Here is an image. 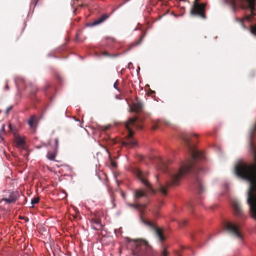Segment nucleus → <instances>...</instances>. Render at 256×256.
<instances>
[{"instance_id": "27", "label": "nucleus", "mask_w": 256, "mask_h": 256, "mask_svg": "<svg viewBox=\"0 0 256 256\" xmlns=\"http://www.w3.org/2000/svg\"><path fill=\"white\" fill-rule=\"evenodd\" d=\"M40 198L38 197L34 198L32 200L31 204H36L39 202Z\"/></svg>"}, {"instance_id": "32", "label": "nucleus", "mask_w": 256, "mask_h": 256, "mask_svg": "<svg viewBox=\"0 0 256 256\" xmlns=\"http://www.w3.org/2000/svg\"><path fill=\"white\" fill-rule=\"evenodd\" d=\"M54 142H55V145H56V150L58 148V142H59L58 139L56 138L54 140Z\"/></svg>"}, {"instance_id": "2", "label": "nucleus", "mask_w": 256, "mask_h": 256, "mask_svg": "<svg viewBox=\"0 0 256 256\" xmlns=\"http://www.w3.org/2000/svg\"><path fill=\"white\" fill-rule=\"evenodd\" d=\"M256 131V122L249 131L250 148L253 156L254 163L239 162L236 165L234 171L239 177L250 183L248 190L247 202L250 207L252 216L256 220V145L252 139Z\"/></svg>"}, {"instance_id": "13", "label": "nucleus", "mask_w": 256, "mask_h": 256, "mask_svg": "<svg viewBox=\"0 0 256 256\" xmlns=\"http://www.w3.org/2000/svg\"><path fill=\"white\" fill-rule=\"evenodd\" d=\"M90 221L92 226L94 229L97 230L102 229L103 226L100 220L98 218L95 216L94 218H92Z\"/></svg>"}, {"instance_id": "10", "label": "nucleus", "mask_w": 256, "mask_h": 256, "mask_svg": "<svg viewBox=\"0 0 256 256\" xmlns=\"http://www.w3.org/2000/svg\"><path fill=\"white\" fill-rule=\"evenodd\" d=\"M226 230L233 236L242 241L243 236L240 230V226L232 222H227L225 224Z\"/></svg>"}, {"instance_id": "6", "label": "nucleus", "mask_w": 256, "mask_h": 256, "mask_svg": "<svg viewBox=\"0 0 256 256\" xmlns=\"http://www.w3.org/2000/svg\"><path fill=\"white\" fill-rule=\"evenodd\" d=\"M126 127L128 132V135L122 141V146L128 148H131L136 145V142L133 138L134 132L132 128L140 130L142 128L141 122L137 117L130 118L126 124Z\"/></svg>"}, {"instance_id": "34", "label": "nucleus", "mask_w": 256, "mask_h": 256, "mask_svg": "<svg viewBox=\"0 0 256 256\" xmlns=\"http://www.w3.org/2000/svg\"><path fill=\"white\" fill-rule=\"evenodd\" d=\"M102 54L103 56H110V55L106 51L102 52Z\"/></svg>"}, {"instance_id": "38", "label": "nucleus", "mask_w": 256, "mask_h": 256, "mask_svg": "<svg viewBox=\"0 0 256 256\" xmlns=\"http://www.w3.org/2000/svg\"><path fill=\"white\" fill-rule=\"evenodd\" d=\"M164 123L165 124H166V125H168V124H169V122H167V121H164Z\"/></svg>"}, {"instance_id": "28", "label": "nucleus", "mask_w": 256, "mask_h": 256, "mask_svg": "<svg viewBox=\"0 0 256 256\" xmlns=\"http://www.w3.org/2000/svg\"><path fill=\"white\" fill-rule=\"evenodd\" d=\"M250 32L254 35L256 36V25L252 26H250Z\"/></svg>"}, {"instance_id": "41", "label": "nucleus", "mask_w": 256, "mask_h": 256, "mask_svg": "<svg viewBox=\"0 0 256 256\" xmlns=\"http://www.w3.org/2000/svg\"><path fill=\"white\" fill-rule=\"evenodd\" d=\"M49 86H50V85L48 84L46 86L45 90H46Z\"/></svg>"}, {"instance_id": "14", "label": "nucleus", "mask_w": 256, "mask_h": 256, "mask_svg": "<svg viewBox=\"0 0 256 256\" xmlns=\"http://www.w3.org/2000/svg\"><path fill=\"white\" fill-rule=\"evenodd\" d=\"M143 104L140 101L138 100L132 103V110L136 112H140L143 108Z\"/></svg>"}, {"instance_id": "8", "label": "nucleus", "mask_w": 256, "mask_h": 256, "mask_svg": "<svg viewBox=\"0 0 256 256\" xmlns=\"http://www.w3.org/2000/svg\"><path fill=\"white\" fill-rule=\"evenodd\" d=\"M206 3L193 2L192 6L190 10V14L202 20H206Z\"/></svg>"}, {"instance_id": "21", "label": "nucleus", "mask_w": 256, "mask_h": 256, "mask_svg": "<svg viewBox=\"0 0 256 256\" xmlns=\"http://www.w3.org/2000/svg\"><path fill=\"white\" fill-rule=\"evenodd\" d=\"M144 36H145V34H142V35L140 37V39H139L138 40H137V41H136V42H134V43H132V44H131L130 46H131V47H132V46H138V44H141V42H142V40H143V38H144Z\"/></svg>"}, {"instance_id": "4", "label": "nucleus", "mask_w": 256, "mask_h": 256, "mask_svg": "<svg viewBox=\"0 0 256 256\" xmlns=\"http://www.w3.org/2000/svg\"><path fill=\"white\" fill-rule=\"evenodd\" d=\"M225 3L229 4L233 9L234 11L235 10L236 3H238L240 7L243 9H250V14L246 15L244 18L240 19L236 18V21L242 24L244 26L243 22L244 20L247 21H250L253 17L256 15L255 12V4L256 0H224Z\"/></svg>"}, {"instance_id": "39", "label": "nucleus", "mask_w": 256, "mask_h": 256, "mask_svg": "<svg viewBox=\"0 0 256 256\" xmlns=\"http://www.w3.org/2000/svg\"><path fill=\"white\" fill-rule=\"evenodd\" d=\"M21 218L26 220V221L28 220V218Z\"/></svg>"}, {"instance_id": "35", "label": "nucleus", "mask_w": 256, "mask_h": 256, "mask_svg": "<svg viewBox=\"0 0 256 256\" xmlns=\"http://www.w3.org/2000/svg\"><path fill=\"white\" fill-rule=\"evenodd\" d=\"M4 125L3 124L2 126V129L0 131V135L1 134L2 132H4Z\"/></svg>"}, {"instance_id": "29", "label": "nucleus", "mask_w": 256, "mask_h": 256, "mask_svg": "<svg viewBox=\"0 0 256 256\" xmlns=\"http://www.w3.org/2000/svg\"><path fill=\"white\" fill-rule=\"evenodd\" d=\"M110 126H99L98 129L102 131H106L110 128Z\"/></svg>"}, {"instance_id": "1", "label": "nucleus", "mask_w": 256, "mask_h": 256, "mask_svg": "<svg viewBox=\"0 0 256 256\" xmlns=\"http://www.w3.org/2000/svg\"><path fill=\"white\" fill-rule=\"evenodd\" d=\"M198 136L196 134H184L182 136L186 146L189 154L190 156V159L183 163L178 170L172 173L170 180L167 181L166 186L160 184L158 186L159 191L164 195L167 194V188L171 186L178 185L181 179L186 175L192 173L195 176L194 184L196 186L198 192L202 193L204 190L200 178L197 174L202 170V168L196 164V161L203 160L205 158L204 154L198 150H197L192 143L195 141L192 140L193 138H196Z\"/></svg>"}, {"instance_id": "31", "label": "nucleus", "mask_w": 256, "mask_h": 256, "mask_svg": "<svg viewBox=\"0 0 256 256\" xmlns=\"http://www.w3.org/2000/svg\"><path fill=\"white\" fill-rule=\"evenodd\" d=\"M110 164L114 168H116L117 166L116 162L112 160H111Z\"/></svg>"}, {"instance_id": "19", "label": "nucleus", "mask_w": 256, "mask_h": 256, "mask_svg": "<svg viewBox=\"0 0 256 256\" xmlns=\"http://www.w3.org/2000/svg\"><path fill=\"white\" fill-rule=\"evenodd\" d=\"M159 167L164 172H166L168 171V168L166 164L162 160L160 161V164Z\"/></svg>"}, {"instance_id": "20", "label": "nucleus", "mask_w": 256, "mask_h": 256, "mask_svg": "<svg viewBox=\"0 0 256 256\" xmlns=\"http://www.w3.org/2000/svg\"><path fill=\"white\" fill-rule=\"evenodd\" d=\"M82 30H79L77 32H76V40L77 42H82V41L84 40L85 39V38H82Z\"/></svg>"}, {"instance_id": "43", "label": "nucleus", "mask_w": 256, "mask_h": 256, "mask_svg": "<svg viewBox=\"0 0 256 256\" xmlns=\"http://www.w3.org/2000/svg\"><path fill=\"white\" fill-rule=\"evenodd\" d=\"M122 196L123 198H124L125 197V194L124 192H122Z\"/></svg>"}, {"instance_id": "30", "label": "nucleus", "mask_w": 256, "mask_h": 256, "mask_svg": "<svg viewBox=\"0 0 256 256\" xmlns=\"http://www.w3.org/2000/svg\"><path fill=\"white\" fill-rule=\"evenodd\" d=\"M118 80H116V82H114V88L116 89L118 92H120V90H119V88H118Z\"/></svg>"}, {"instance_id": "40", "label": "nucleus", "mask_w": 256, "mask_h": 256, "mask_svg": "<svg viewBox=\"0 0 256 256\" xmlns=\"http://www.w3.org/2000/svg\"><path fill=\"white\" fill-rule=\"evenodd\" d=\"M154 93H155V92L154 91H152V90H151L150 92V94H154Z\"/></svg>"}, {"instance_id": "17", "label": "nucleus", "mask_w": 256, "mask_h": 256, "mask_svg": "<svg viewBox=\"0 0 256 256\" xmlns=\"http://www.w3.org/2000/svg\"><path fill=\"white\" fill-rule=\"evenodd\" d=\"M15 140L18 146H23L24 145V140L18 136H15Z\"/></svg>"}, {"instance_id": "33", "label": "nucleus", "mask_w": 256, "mask_h": 256, "mask_svg": "<svg viewBox=\"0 0 256 256\" xmlns=\"http://www.w3.org/2000/svg\"><path fill=\"white\" fill-rule=\"evenodd\" d=\"M9 90L8 84V81H6V86L4 87V90Z\"/></svg>"}, {"instance_id": "25", "label": "nucleus", "mask_w": 256, "mask_h": 256, "mask_svg": "<svg viewBox=\"0 0 256 256\" xmlns=\"http://www.w3.org/2000/svg\"><path fill=\"white\" fill-rule=\"evenodd\" d=\"M56 155L54 154L51 153V152H48L47 154V157L48 159L50 160H54L55 158Z\"/></svg>"}, {"instance_id": "44", "label": "nucleus", "mask_w": 256, "mask_h": 256, "mask_svg": "<svg viewBox=\"0 0 256 256\" xmlns=\"http://www.w3.org/2000/svg\"><path fill=\"white\" fill-rule=\"evenodd\" d=\"M198 1H199V0H194V2H196V3H199Z\"/></svg>"}, {"instance_id": "24", "label": "nucleus", "mask_w": 256, "mask_h": 256, "mask_svg": "<svg viewBox=\"0 0 256 256\" xmlns=\"http://www.w3.org/2000/svg\"><path fill=\"white\" fill-rule=\"evenodd\" d=\"M169 254V253L167 250V248L162 245V256H167Z\"/></svg>"}, {"instance_id": "22", "label": "nucleus", "mask_w": 256, "mask_h": 256, "mask_svg": "<svg viewBox=\"0 0 256 256\" xmlns=\"http://www.w3.org/2000/svg\"><path fill=\"white\" fill-rule=\"evenodd\" d=\"M152 214L156 218H158L160 216L159 212L157 208H155L151 210Z\"/></svg>"}, {"instance_id": "15", "label": "nucleus", "mask_w": 256, "mask_h": 256, "mask_svg": "<svg viewBox=\"0 0 256 256\" xmlns=\"http://www.w3.org/2000/svg\"><path fill=\"white\" fill-rule=\"evenodd\" d=\"M128 206L131 208H132L134 209H138L140 210L142 212H143V210L146 208V204H142L138 202H135L134 204H128Z\"/></svg>"}, {"instance_id": "46", "label": "nucleus", "mask_w": 256, "mask_h": 256, "mask_svg": "<svg viewBox=\"0 0 256 256\" xmlns=\"http://www.w3.org/2000/svg\"><path fill=\"white\" fill-rule=\"evenodd\" d=\"M112 41H114V38H112Z\"/></svg>"}, {"instance_id": "9", "label": "nucleus", "mask_w": 256, "mask_h": 256, "mask_svg": "<svg viewBox=\"0 0 256 256\" xmlns=\"http://www.w3.org/2000/svg\"><path fill=\"white\" fill-rule=\"evenodd\" d=\"M140 220L145 226H148L151 230L154 232V234L158 238V241L162 244L166 240V237L164 235L163 230L158 228L156 224L149 220L144 219L142 216H140Z\"/></svg>"}, {"instance_id": "42", "label": "nucleus", "mask_w": 256, "mask_h": 256, "mask_svg": "<svg viewBox=\"0 0 256 256\" xmlns=\"http://www.w3.org/2000/svg\"><path fill=\"white\" fill-rule=\"evenodd\" d=\"M186 220H184V221H183V225L186 224Z\"/></svg>"}, {"instance_id": "11", "label": "nucleus", "mask_w": 256, "mask_h": 256, "mask_svg": "<svg viewBox=\"0 0 256 256\" xmlns=\"http://www.w3.org/2000/svg\"><path fill=\"white\" fill-rule=\"evenodd\" d=\"M18 196V193L17 192H10L8 198H4L2 200L6 202L8 204L14 202Z\"/></svg>"}, {"instance_id": "37", "label": "nucleus", "mask_w": 256, "mask_h": 256, "mask_svg": "<svg viewBox=\"0 0 256 256\" xmlns=\"http://www.w3.org/2000/svg\"><path fill=\"white\" fill-rule=\"evenodd\" d=\"M177 254L178 255V256H180L182 254H185L184 253L178 252Z\"/></svg>"}, {"instance_id": "7", "label": "nucleus", "mask_w": 256, "mask_h": 256, "mask_svg": "<svg viewBox=\"0 0 256 256\" xmlns=\"http://www.w3.org/2000/svg\"><path fill=\"white\" fill-rule=\"evenodd\" d=\"M15 82L19 89L25 90L31 96H34L38 90V88L35 84L30 82H26L22 78H16Z\"/></svg>"}, {"instance_id": "26", "label": "nucleus", "mask_w": 256, "mask_h": 256, "mask_svg": "<svg viewBox=\"0 0 256 256\" xmlns=\"http://www.w3.org/2000/svg\"><path fill=\"white\" fill-rule=\"evenodd\" d=\"M160 123L161 122L160 121H158L157 122L154 124L152 128V129L154 130H156L158 128L160 127Z\"/></svg>"}, {"instance_id": "23", "label": "nucleus", "mask_w": 256, "mask_h": 256, "mask_svg": "<svg viewBox=\"0 0 256 256\" xmlns=\"http://www.w3.org/2000/svg\"><path fill=\"white\" fill-rule=\"evenodd\" d=\"M8 128H9V130L10 132H12L14 133V134H16V127L14 126H12L10 124H8Z\"/></svg>"}, {"instance_id": "3", "label": "nucleus", "mask_w": 256, "mask_h": 256, "mask_svg": "<svg viewBox=\"0 0 256 256\" xmlns=\"http://www.w3.org/2000/svg\"><path fill=\"white\" fill-rule=\"evenodd\" d=\"M130 170L145 187V190L140 188L134 190V202H138L139 200L142 198H147L148 193L152 194L155 193L154 189L148 180V172H143L138 168H132Z\"/></svg>"}, {"instance_id": "5", "label": "nucleus", "mask_w": 256, "mask_h": 256, "mask_svg": "<svg viewBox=\"0 0 256 256\" xmlns=\"http://www.w3.org/2000/svg\"><path fill=\"white\" fill-rule=\"evenodd\" d=\"M130 242L132 243V251L134 256H144L153 254L152 246L145 239H130Z\"/></svg>"}, {"instance_id": "16", "label": "nucleus", "mask_w": 256, "mask_h": 256, "mask_svg": "<svg viewBox=\"0 0 256 256\" xmlns=\"http://www.w3.org/2000/svg\"><path fill=\"white\" fill-rule=\"evenodd\" d=\"M108 16L106 14H104L102 15L100 17L98 18L96 20H94L93 22V25H97L100 24L104 22L105 20H106L108 18Z\"/></svg>"}, {"instance_id": "45", "label": "nucleus", "mask_w": 256, "mask_h": 256, "mask_svg": "<svg viewBox=\"0 0 256 256\" xmlns=\"http://www.w3.org/2000/svg\"><path fill=\"white\" fill-rule=\"evenodd\" d=\"M108 154H109V156L110 157V153L108 151Z\"/></svg>"}, {"instance_id": "47", "label": "nucleus", "mask_w": 256, "mask_h": 256, "mask_svg": "<svg viewBox=\"0 0 256 256\" xmlns=\"http://www.w3.org/2000/svg\"><path fill=\"white\" fill-rule=\"evenodd\" d=\"M126 1H128L129 0H126Z\"/></svg>"}, {"instance_id": "36", "label": "nucleus", "mask_w": 256, "mask_h": 256, "mask_svg": "<svg viewBox=\"0 0 256 256\" xmlns=\"http://www.w3.org/2000/svg\"><path fill=\"white\" fill-rule=\"evenodd\" d=\"M12 106H10L7 108L6 110V114H8L9 112L12 110Z\"/></svg>"}, {"instance_id": "18", "label": "nucleus", "mask_w": 256, "mask_h": 256, "mask_svg": "<svg viewBox=\"0 0 256 256\" xmlns=\"http://www.w3.org/2000/svg\"><path fill=\"white\" fill-rule=\"evenodd\" d=\"M36 119L35 116H30L28 123L31 128H34L36 127Z\"/></svg>"}, {"instance_id": "12", "label": "nucleus", "mask_w": 256, "mask_h": 256, "mask_svg": "<svg viewBox=\"0 0 256 256\" xmlns=\"http://www.w3.org/2000/svg\"><path fill=\"white\" fill-rule=\"evenodd\" d=\"M232 206L234 208V212L237 216L241 217L243 216V212L238 202L234 200L232 202Z\"/></svg>"}]
</instances>
